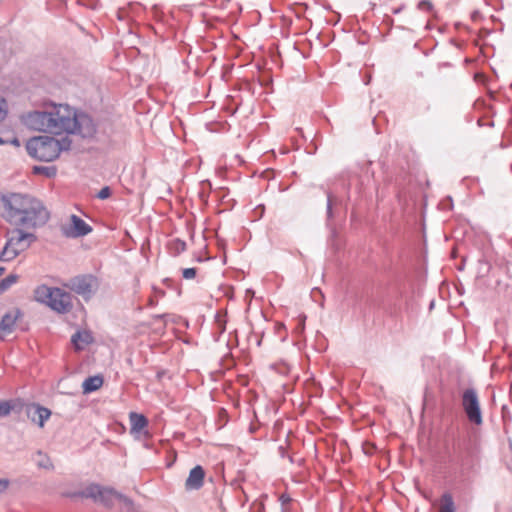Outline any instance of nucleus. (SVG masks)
Segmentation results:
<instances>
[{"mask_svg": "<svg viewBox=\"0 0 512 512\" xmlns=\"http://www.w3.org/2000/svg\"><path fill=\"white\" fill-rule=\"evenodd\" d=\"M282 512H288V511H287V510H285V509H282Z\"/></svg>", "mask_w": 512, "mask_h": 512, "instance_id": "obj_38", "label": "nucleus"}, {"mask_svg": "<svg viewBox=\"0 0 512 512\" xmlns=\"http://www.w3.org/2000/svg\"><path fill=\"white\" fill-rule=\"evenodd\" d=\"M205 470L201 465L193 467L185 481L186 491L200 490L204 485Z\"/></svg>", "mask_w": 512, "mask_h": 512, "instance_id": "obj_13", "label": "nucleus"}, {"mask_svg": "<svg viewBox=\"0 0 512 512\" xmlns=\"http://www.w3.org/2000/svg\"><path fill=\"white\" fill-rule=\"evenodd\" d=\"M111 195V189L108 186L103 187L97 194L101 200L107 199Z\"/></svg>", "mask_w": 512, "mask_h": 512, "instance_id": "obj_27", "label": "nucleus"}, {"mask_svg": "<svg viewBox=\"0 0 512 512\" xmlns=\"http://www.w3.org/2000/svg\"><path fill=\"white\" fill-rule=\"evenodd\" d=\"M279 501L284 506V505H286V504L291 502V497L288 494H282L279 497Z\"/></svg>", "mask_w": 512, "mask_h": 512, "instance_id": "obj_29", "label": "nucleus"}, {"mask_svg": "<svg viewBox=\"0 0 512 512\" xmlns=\"http://www.w3.org/2000/svg\"><path fill=\"white\" fill-rule=\"evenodd\" d=\"M1 217L10 225L30 230L44 226L50 213L44 204L25 193L0 192Z\"/></svg>", "mask_w": 512, "mask_h": 512, "instance_id": "obj_1", "label": "nucleus"}, {"mask_svg": "<svg viewBox=\"0 0 512 512\" xmlns=\"http://www.w3.org/2000/svg\"><path fill=\"white\" fill-rule=\"evenodd\" d=\"M35 299L61 314L68 313L72 309L71 295L58 287L38 286L35 290Z\"/></svg>", "mask_w": 512, "mask_h": 512, "instance_id": "obj_5", "label": "nucleus"}, {"mask_svg": "<svg viewBox=\"0 0 512 512\" xmlns=\"http://www.w3.org/2000/svg\"><path fill=\"white\" fill-rule=\"evenodd\" d=\"M197 274V269L194 267L191 268H185L182 270V276L184 279L190 280L194 279Z\"/></svg>", "mask_w": 512, "mask_h": 512, "instance_id": "obj_25", "label": "nucleus"}, {"mask_svg": "<svg viewBox=\"0 0 512 512\" xmlns=\"http://www.w3.org/2000/svg\"><path fill=\"white\" fill-rule=\"evenodd\" d=\"M23 313L20 309L16 308L2 316L0 321V340H3L7 335L11 334L16 325V321L22 318Z\"/></svg>", "mask_w": 512, "mask_h": 512, "instance_id": "obj_12", "label": "nucleus"}, {"mask_svg": "<svg viewBox=\"0 0 512 512\" xmlns=\"http://www.w3.org/2000/svg\"><path fill=\"white\" fill-rule=\"evenodd\" d=\"M163 315H156L155 318L159 319V318H162Z\"/></svg>", "mask_w": 512, "mask_h": 512, "instance_id": "obj_36", "label": "nucleus"}, {"mask_svg": "<svg viewBox=\"0 0 512 512\" xmlns=\"http://www.w3.org/2000/svg\"><path fill=\"white\" fill-rule=\"evenodd\" d=\"M326 195H327L326 220H327V226H330V222L332 221V219L334 217L333 204L335 203V200H333L332 195L329 191L326 192Z\"/></svg>", "mask_w": 512, "mask_h": 512, "instance_id": "obj_24", "label": "nucleus"}, {"mask_svg": "<svg viewBox=\"0 0 512 512\" xmlns=\"http://www.w3.org/2000/svg\"><path fill=\"white\" fill-rule=\"evenodd\" d=\"M67 287L76 294L89 300L97 290L98 281L93 275H78L70 279Z\"/></svg>", "mask_w": 512, "mask_h": 512, "instance_id": "obj_8", "label": "nucleus"}, {"mask_svg": "<svg viewBox=\"0 0 512 512\" xmlns=\"http://www.w3.org/2000/svg\"><path fill=\"white\" fill-rule=\"evenodd\" d=\"M12 143H13V144H15V145H19V140L15 138V139L12 141Z\"/></svg>", "mask_w": 512, "mask_h": 512, "instance_id": "obj_33", "label": "nucleus"}, {"mask_svg": "<svg viewBox=\"0 0 512 512\" xmlns=\"http://www.w3.org/2000/svg\"><path fill=\"white\" fill-rule=\"evenodd\" d=\"M4 271H5V268L0 266V276L3 274Z\"/></svg>", "mask_w": 512, "mask_h": 512, "instance_id": "obj_34", "label": "nucleus"}, {"mask_svg": "<svg viewBox=\"0 0 512 512\" xmlns=\"http://www.w3.org/2000/svg\"><path fill=\"white\" fill-rule=\"evenodd\" d=\"M432 8H433V5L429 0H421L418 3V9H420V10L430 11V10H432Z\"/></svg>", "mask_w": 512, "mask_h": 512, "instance_id": "obj_28", "label": "nucleus"}, {"mask_svg": "<svg viewBox=\"0 0 512 512\" xmlns=\"http://www.w3.org/2000/svg\"><path fill=\"white\" fill-rule=\"evenodd\" d=\"M402 10H403V6H400V7H398V8H394V9L392 10V13H393V14H399Z\"/></svg>", "mask_w": 512, "mask_h": 512, "instance_id": "obj_32", "label": "nucleus"}, {"mask_svg": "<svg viewBox=\"0 0 512 512\" xmlns=\"http://www.w3.org/2000/svg\"><path fill=\"white\" fill-rule=\"evenodd\" d=\"M70 221V225L61 226V233L66 238L83 237L92 231V227L75 214L70 216Z\"/></svg>", "mask_w": 512, "mask_h": 512, "instance_id": "obj_10", "label": "nucleus"}, {"mask_svg": "<svg viewBox=\"0 0 512 512\" xmlns=\"http://www.w3.org/2000/svg\"><path fill=\"white\" fill-rule=\"evenodd\" d=\"M120 492L113 488L102 487L99 484L92 483L88 485L80 495L85 498H91L94 501L100 502L106 507H111L114 500H118Z\"/></svg>", "mask_w": 512, "mask_h": 512, "instance_id": "obj_7", "label": "nucleus"}, {"mask_svg": "<svg viewBox=\"0 0 512 512\" xmlns=\"http://www.w3.org/2000/svg\"><path fill=\"white\" fill-rule=\"evenodd\" d=\"M25 406V401L21 398H12L9 400H0V417H6L14 412L20 414Z\"/></svg>", "mask_w": 512, "mask_h": 512, "instance_id": "obj_14", "label": "nucleus"}, {"mask_svg": "<svg viewBox=\"0 0 512 512\" xmlns=\"http://www.w3.org/2000/svg\"><path fill=\"white\" fill-rule=\"evenodd\" d=\"M279 450V454L282 458H285L286 457V452H285V448L283 446H279L278 448Z\"/></svg>", "mask_w": 512, "mask_h": 512, "instance_id": "obj_31", "label": "nucleus"}, {"mask_svg": "<svg viewBox=\"0 0 512 512\" xmlns=\"http://www.w3.org/2000/svg\"><path fill=\"white\" fill-rule=\"evenodd\" d=\"M103 381L104 380L101 375L87 377L82 383L83 393L89 394L98 390L103 385Z\"/></svg>", "mask_w": 512, "mask_h": 512, "instance_id": "obj_16", "label": "nucleus"}, {"mask_svg": "<svg viewBox=\"0 0 512 512\" xmlns=\"http://www.w3.org/2000/svg\"><path fill=\"white\" fill-rule=\"evenodd\" d=\"M439 512H456L453 497L449 492H445L442 495Z\"/></svg>", "mask_w": 512, "mask_h": 512, "instance_id": "obj_18", "label": "nucleus"}, {"mask_svg": "<svg viewBox=\"0 0 512 512\" xmlns=\"http://www.w3.org/2000/svg\"><path fill=\"white\" fill-rule=\"evenodd\" d=\"M170 251L174 256L180 255L186 250V242L177 238L170 242Z\"/></svg>", "mask_w": 512, "mask_h": 512, "instance_id": "obj_19", "label": "nucleus"}, {"mask_svg": "<svg viewBox=\"0 0 512 512\" xmlns=\"http://www.w3.org/2000/svg\"><path fill=\"white\" fill-rule=\"evenodd\" d=\"M132 432H140L148 425V420L143 414L131 412L129 415Z\"/></svg>", "mask_w": 512, "mask_h": 512, "instance_id": "obj_17", "label": "nucleus"}, {"mask_svg": "<svg viewBox=\"0 0 512 512\" xmlns=\"http://www.w3.org/2000/svg\"><path fill=\"white\" fill-rule=\"evenodd\" d=\"M9 486V480L0 479V493L4 492Z\"/></svg>", "mask_w": 512, "mask_h": 512, "instance_id": "obj_30", "label": "nucleus"}, {"mask_svg": "<svg viewBox=\"0 0 512 512\" xmlns=\"http://www.w3.org/2000/svg\"><path fill=\"white\" fill-rule=\"evenodd\" d=\"M93 341V337L89 331H77L71 337V342L76 350H82Z\"/></svg>", "mask_w": 512, "mask_h": 512, "instance_id": "obj_15", "label": "nucleus"}, {"mask_svg": "<svg viewBox=\"0 0 512 512\" xmlns=\"http://www.w3.org/2000/svg\"><path fill=\"white\" fill-rule=\"evenodd\" d=\"M65 104L53 105L49 111H32L25 118V124L30 129L49 132L55 135L63 134Z\"/></svg>", "mask_w": 512, "mask_h": 512, "instance_id": "obj_3", "label": "nucleus"}, {"mask_svg": "<svg viewBox=\"0 0 512 512\" xmlns=\"http://www.w3.org/2000/svg\"><path fill=\"white\" fill-rule=\"evenodd\" d=\"M462 406L468 420L476 425L483 421L477 392L474 388H468L462 395Z\"/></svg>", "mask_w": 512, "mask_h": 512, "instance_id": "obj_9", "label": "nucleus"}, {"mask_svg": "<svg viewBox=\"0 0 512 512\" xmlns=\"http://www.w3.org/2000/svg\"><path fill=\"white\" fill-rule=\"evenodd\" d=\"M287 457H288L289 461H290L291 463H293V458H292V456H287Z\"/></svg>", "mask_w": 512, "mask_h": 512, "instance_id": "obj_35", "label": "nucleus"}, {"mask_svg": "<svg viewBox=\"0 0 512 512\" xmlns=\"http://www.w3.org/2000/svg\"><path fill=\"white\" fill-rule=\"evenodd\" d=\"M27 417L42 428L51 416V410L38 403H25L24 409Z\"/></svg>", "mask_w": 512, "mask_h": 512, "instance_id": "obj_11", "label": "nucleus"}, {"mask_svg": "<svg viewBox=\"0 0 512 512\" xmlns=\"http://www.w3.org/2000/svg\"><path fill=\"white\" fill-rule=\"evenodd\" d=\"M37 456L39 457V459L36 461V463L39 468L47 470L53 468L52 461L46 454H44L42 451H38Z\"/></svg>", "mask_w": 512, "mask_h": 512, "instance_id": "obj_23", "label": "nucleus"}, {"mask_svg": "<svg viewBox=\"0 0 512 512\" xmlns=\"http://www.w3.org/2000/svg\"><path fill=\"white\" fill-rule=\"evenodd\" d=\"M25 229L15 227L7 234V241L0 252V261L9 262L15 259L21 252L25 251L36 241L37 237L33 233L24 231Z\"/></svg>", "mask_w": 512, "mask_h": 512, "instance_id": "obj_6", "label": "nucleus"}, {"mask_svg": "<svg viewBox=\"0 0 512 512\" xmlns=\"http://www.w3.org/2000/svg\"><path fill=\"white\" fill-rule=\"evenodd\" d=\"M7 116V103L4 98L0 96V123L6 118Z\"/></svg>", "mask_w": 512, "mask_h": 512, "instance_id": "obj_26", "label": "nucleus"}, {"mask_svg": "<svg viewBox=\"0 0 512 512\" xmlns=\"http://www.w3.org/2000/svg\"><path fill=\"white\" fill-rule=\"evenodd\" d=\"M118 501L122 503V512H136L134 502L124 494L120 493L118 495Z\"/></svg>", "mask_w": 512, "mask_h": 512, "instance_id": "obj_20", "label": "nucleus"}, {"mask_svg": "<svg viewBox=\"0 0 512 512\" xmlns=\"http://www.w3.org/2000/svg\"><path fill=\"white\" fill-rule=\"evenodd\" d=\"M35 174H43L48 178H53L57 174V168L55 166H35Z\"/></svg>", "mask_w": 512, "mask_h": 512, "instance_id": "obj_22", "label": "nucleus"}, {"mask_svg": "<svg viewBox=\"0 0 512 512\" xmlns=\"http://www.w3.org/2000/svg\"><path fill=\"white\" fill-rule=\"evenodd\" d=\"M70 146L71 140L67 136L56 139L44 135L30 138L26 143V150L29 156L38 161L51 162L57 159L62 151L69 150Z\"/></svg>", "mask_w": 512, "mask_h": 512, "instance_id": "obj_2", "label": "nucleus"}, {"mask_svg": "<svg viewBox=\"0 0 512 512\" xmlns=\"http://www.w3.org/2000/svg\"><path fill=\"white\" fill-rule=\"evenodd\" d=\"M63 133L77 134L82 138H93L97 132V124L93 118L83 111H77L65 105Z\"/></svg>", "mask_w": 512, "mask_h": 512, "instance_id": "obj_4", "label": "nucleus"}, {"mask_svg": "<svg viewBox=\"0 0 512 512\" xmlns=\"http://www.w3.org/2000/svg\"><path fill=\"white\" fill-rule=\"evenodd\" d=\"M4 140L0 137V144H3Z\"/></svg>", "mask_w": 512, "mask_h": 512, "instance_id": "obj_37", "label": "nucleus"}, {"mask_svg": "<svg viewBox=\"0 0 512 512\" xmlns=\"http://www.w3.org/2000/svg\"><path fill=\"white\" fill-rule=\"evenodd\" d=\"M18 280L17 274H9L5 278L0 280V294L8 290Z\"/></svg>", "mask_w": 512, "mask_h": 512, "instance_id": "obj_21", "label": "nucleus"}]
</instances>
